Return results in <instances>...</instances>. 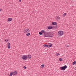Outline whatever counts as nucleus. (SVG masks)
<instances>
[{"label": "nucleus", "mask_w": 76, "mask_h": 76, "mask_svg": "<svg viewBox=\"0 0 76 76\" xmlns=\"http://www.w3.org/2000/svg\"><path fill=\"white\" fill-rule=\"evenodd\" d=\"M28 58L29 59H30L31 58V55H28Z\"/></svg>", "instance_id": "obj_12"}, {"label": "nucleus", "mask_w": 76, "mask_h": 76, "mask_svg": "<svg viewBox=\"0 0 76 76\" xmlns=\"http://www.w3.org/2000/svg\"><path fill=\"white\" fill-rule=\"evenodd\" d=\"M12 20V18H9L8 19V22H11Z\"/></svg>", "instance_id": "obj_8"}, {"label": "nucleus", "mask_w": 76, "mask_h": 76, "mask_svg": "<svg viewBox=\"0 0 76 76\" xmlns=\"http://www.w3.org/2000/svg\"><path fill=\"white\" fill-rule=\"evenodd\" d=\"M58 34L59 35L61 36L62 35H63V34H64V32L63 31H59L58 32Z\"/></svg>", "instance_id": "obj_3"}, {"label": "nucleus", "mask_w": 76, "mask_h": 76, "mask_svg": "<svg viewBox=\"0 0 76 76\" xmlns=\"http://www.w3.org/2000/svg\"><path fill=\"white\" fill-rule=\"evenodd\" d=\"M13 75L15 76V75H17V73H18V72L16 71H14L13 72H12Z\"/></svg>", "instance_id": "obj_6"}, {"label": "nucleus", "mask_w": 76, "mask_h": 76, "mask_svg": "<svg viewBox=\"0 0 76 76\" xmlns=\"http://www.w3.org/2000/svg\"><path fill=\"white\" fill-rule=\"evenodd\" d=\"M43 46L44 47H48V45H47L45 44Z\"/></svg>", "instance_id": "obj_11"}, {"label": "nucleus", "mask_w": 76, "mask_h": 76, "mask_svg": "<svg viewBox=\"0 0 76 76\" xmlns=\"http://www.w3.org/2000/svg\"><path fill=\"white\" fill-rule=\"evenodd\" d=\"M7 41H8V40H7Z\"/></svg>", "instance_id": "obj_28"}, {"label": "nucleus", "mask_w": 76, "mask_h": 76, "mask_svg": "<svg viewBox=\"0 0 76 76\" xmlns=\"http://www.w3.org/2000/svg\"><path fill=\"white\" fill-rule=\"evenodd\" d=\"M12 75H13V72H11L10 73L9 76H12Z\"/></svg>", "instance_id": "obj_13"}, {"label": "nucleus", "mask_w": 76, "mask_h": 76, "mask_svg": "<svg viewBox=\"0 0 76 76\" xmlns=\"http://www.w3.org/2000/svg\"><path fill=\"white\" fill-rule=\"evenodd\" d=\"M1 9H0V12H1Z\"/></svg>", "instance_id": "obj_27"}, {"label": "nucleus", "mask_w": 76, "mask_h": 76, "mask_svg": "<svg viewBox=\"0 0 76 76\" xmlns=\"http://www.w3.org/2000/svg\"><path fill=\"white\" fill-rule=\"evenodd\" d=\"M23 68H24V69H26V66H24L23 67Z\"/></svg>", "instance_id": "obj_24"}, {"label": "nucleus", "mask_w": 76, "mask_h": 76, "mask_svg": "<svg viewBox=\"0 0 76 76\" xmlns=\"http://www.w3.org/2000/svg\"><path fill=\"white\" fill-rule=\"evenodd\" d=\"M59 54H60L59 53H56V56H59Z\"/></svg>", "instance_id": "obj_20"}, {"label": "nucleus", "mask_w": 76, "mask_h": 76, "mask_svg": "<svg viewBox=\"0 0 76 76\" xmlns=\"http://www.w3.org/2000/svg\"><path fill=\"white\" fill-rule=\"evenodd\" d=\"M52 28H53V27L51 26H49L48 28V29H51Z\"/></svg>", "instance_id": "obj_10"}, {"label": "nucleus", "mask_w": 76, "mask_h": 76, "mask_svg": "<svg viewBox=\"0 0 76 76\" xmlns=\"http://www.w3.org/2000/svg\"><path fill=\"white\" fill-rule=\"evenodd\" d=\"M42 33H45L44 34V37H49L50 38V37H53V36L52 33H49V32H45L44 30H42L41 31Z\"/></svg>", "instance_id": "obj_1"}, {"label": "nucleus", "mask_w": 76, "mask_h": 76, "mask_svg": "<svg viewBox=\"0 0 76 76\" xmlns=\"http://www.w3.org/2000/svg\"><path fill=\"white\" fill-rule=\"evenodd\" d=\"M24 31H26V32H27L28 33H29V29L28 28H25L24 29Z\"/></svg>", "instance_id": "obj_5"}, {"label": "nucleus", "mask_w": 76, "mask_h": 76, "mask_svg": "<svg viewBox=\"0 0 76 76\" xmlns=\"http://www.w3.org/2000/svg\"><path fill=\"white\" fill-rule=\"evenodd\" d=\"M28 58V57H27V56L26 55H23L22 56V58L23 59V60H26L27 58Z\"/></svg>", "instance_id": "obj_4"}, {"label": "nucleus", "mask_w": 76, "mask_h": 76, "mask_svg": "<svg viewBox=\"0 0 76 76\" xmlns=\"http://www.w3.org/2000/svg\"><path fill=\"white\" fill-rule=\"evenodd\" d=\"M52 24L53 25H57V23L56 22H52Z\"/></svg>", "instance_id": "obj_9"}, {"label": "nucleus", "mask_w": 76, "mask_h": 76, "mask_svg": "<svg viewBox=\"0 0 76 76\" xmlns=\"http://www.w3.org/2000/svg\"><path fill=\"white\" fill-rule=\"evenodd\" d=\"M45 65H44V64H42L41 66L42 67H42H44V66H45Z\"/></svg>", "instance_id": "obj_22"}, {"label": "nucleus", "mask_w": 76, "mask_h": 76, "mask_svg": "<svg viewBox=\"0 0 76 76\" xmlns=\"http://www.w3.org/2000/svg\"><path fill=\"white\" fill-rule=\"evenodd\" d=\"M76 63V61H75L74 62L72 63V65H75V64Z\"/></svg>", "instance_id": "obj_14"}, {"label": "nucleus", "mask_w": 76, "mask_h": 76, "mask_svg": "<svg viewBox=\"0 0 76 76\" xmlns=\"http://www.w3.org/2000/svg\"><path fill=\"white\" fill-rule=\"evenodd\" d=\"M25 32H26V31H25Z\"/></svg>", "instance_id": "obj_29"}, {"label": "nucleus", "mask_w": 76, "mask_h": 76, "mask_svg": "<svg viewBox=\"0 0 76 76\" xmlns=\"http://www.w3.org/2000/svg\"><path fill=\"white\" fill-rule=\"evenodd\" d=\"M52 47V44H51V45H49V46L48 47V48H50V47Z\"/></svg>", "instance_id": "obj_15"}, {"label": "nucleus", "mask_w": 76, "mask_h": 76, "mask_svg": "<svg viewBox=\"0 0 76 76\" xmlns=\"http://www.w3.org/2000/svg\"><path fill=\"white\" fill-rule=\"evenodd\" d=\"M56 19V20H58L60 19V17H57Z\"/></svg>", "instance_id": "obj_17"}, {"label": "nucleus", "mask_w": 76, "mask_h": 76, "mask_svg": "<svg viewBox=\"0 0 76 76\" xmlns=\"http://www.w3.org/2000/svg\"><path fill=\"white\" fill-rule=\"evenodd\" d=\"M26 35L27 36H29V35H30V33H28L26 34Z\"/></svg>", "instance_id": "obj_16"}, {"label": "nucleus", "mask_w": 76, "mask_h": 76, "mask_svg": "<svg viewBox=\"0 0 76 76\" xmlns=\"http://www.w3.org/2000/svg\"><path fill=\"white\" fill-rule=\"evenodd\" d=\"M39 35H42V32H39Z\"/></svg>", "instance_id": "obj_19"}, {"label": "nucleus", "mask_w": 76, "mask_h": 76, "mask_svg": "<svg viewBox=\"0 0 76 76\" xmlns=\"http://www.w3.org/2000/svg\"><path fill=\"white\" fill-rule=\"evenodd\" d=\"M67 66L66 65H65L64 66H61L60 67V69L61 70H66V69H67Z\"/></svg>", "instance_id": "obj_2"}, {"label": "nucleus", "mask_w": 76, "mask_h": 76, "mask_svg": "<svg viewBox=\"0 0 76 76\" xmlns=\"http://www.w3.org/2000/svg\"><path fill=\"white\" fill-rule=\"evenodd\" d=\"M19 2H21V0H19Z\"/></svg>", "instance_id": "obj_26"}, {"label": "nucleus", "mask_w": 76, "mask_h": 76, "mask_svg": "<svg viewBox=\"0 0 76 76\" xmlns=\"http://www.w3.org/2000/svg\"><path fill=\"white\" fill-rule=\"evenodd\" d=\"M59 60L60 61H62V60H63V59L62 58H59Z\"/></svg>", "instance_id": "obj_21"}, {"label": "nucleus", "mask_w": 76, "mask_h": 76, "mask_svg": "<svg viewBox=\"0 0 76 76\" xmlns=\"http://www.w3.org/2000/svg\"><path fill=\"white\" fill-rule=\"evenodd\" d=\"M66 13H64L63 15V16H66Z\"/></svg>", "instance_id": "obj_23"}, {"label": "nucleus", "mask_w": 76, "mask_h": 76, "mask_svg": "<svg viewBox=\"0 0 76 76\" xmlns=\"http://www.w3.org/2000/svg\"><path fill=\"white\" fill-rule=\"evenodd\" d=\"M66 46H67V47H69V45H66Z\"/></svg>", "instance_id": "obj_25"}, {"label": "nucleus", "mask_w": 76, "mask_h": 76, "mask_svg": "<svg viewBox=\"0 0 76 76\" xmlns=\"http://www.w3.org/2000/svg\"><path fill=\"white\" fill-rule=\"evenodd\" d=\"M7 47L9 49H10V43L8 42L7 43Z\"/></svg>", "instance_id": "obj_7"}, {"label": "nucleus", "mask_w": 76, "mask_h": 76, "mask_svg": "<svg viewBox=\"0 0 76 76\" xmlns=\"http://www.w3.org/2000/svg\"><path fill=\"white\" fill-rule=\"evenodd\" d=\"M53 28H54V29H57V26H53Z\"/></svg>", "instance_id": "obj_18"}]
</instances>
